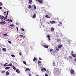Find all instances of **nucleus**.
I'll list each match as a JSON object with an SVG mask.
<instances>
[{
    "label": "nucleus",
    "instance_id": "f257e3e1",
    "mask_svg": "<svg viewBox=\"0 0 76 76\" xmlns=\"http://www.w3.org/2000/svg\"><path fill=\"white\" fill-rule=\"evenodd\" d=\"M7 63H6L4 65V67H6V66H12V64H9L8 65H6L8 64Z\"/></svg>",
    "mask_w": 76,
    "mask_h": 76
},
{
    "label": "nucleus",
    "instance_id": "f03ea898",
    "mask_svg": "<svg viewBox=\"0 0 76 76\" xmlns=\"http://www.w3.org/2000/svg\"><path fill=\"white\" fill-rule=\"evenodd\" d=\"M70 73L72 75H73L75 74V71L72 69H71Z\"/></svg>",
    "mask_w": 76,
    "mask_h": 76
},
{
    "label": "nucleus",
    "instance_id": "7ed1b4c3",
    "mask_svg": "<svg viewBox=\"0 0 76 76\" xmlns=\"http://www.w3.org/2000/svg\"><path fill=\"white\" fill-rule=\"evenodd\" d=\"M37 1L41 4H42L43 3V1L42 0H36V1Z\"/></svg>",
    "mask_w": 76,
    "mask_h": 76
},
{
    "label": "nucleus",
    "instance_id": "20e7f679",
    "mask_svg": "<svg viewBox=\"0 0 76 76\" xmlns=\"http://www.w3.org/2000/svg\"><path fill=\"white\" fill-rule=\"evenodd\" d=\"M50 23H51V24H53V23H56V22L55 21H50Z\"/></svg>",
    "mask_w": 76,
    "mask_h": 76
},
{
    "label": "nucleus",
    "instance_id": "39448f33",
    "mask_svg": "<svg viewBox=\"0 0 76 76\" xmlns=\"http://www.w3.org/2000/svg\"><path fill=\"white\" fill-rule=\"evenodd\" d=\"M62 46H63L62 45H58V48H60Z\"/></svg>",
    "mask_w": 76,
    "mask_h": 76
},
{
    "label": "nucleus",
    "instance_id": "423d86ee",
    "mask_svg": "<svg viewBox=\"0 0 76 76\" xmlns=\"http://www.w3.org/2000/svg\"><path fill=\"white\" fill-rule=\"evenodd\" d=\"M44 71H47V69L45 68H42L41 69V72H42V71H44Z\"/></svg>",
    "mask_w": 76,
    "mask_h": 76
},
{
    "label": "nucleus",
    "instance_id": "0eeeda50",
    "mask_svg": "<svg viewBox=\"0 0 76 76\" xmlns=\"http://www.w3.org/2000/svg\"><path fill=\"white\" fill-rule=\"evenodd\" d=\"M71 56H72V57H76V54H74L72 53L71 54Z\"/></svg>",
    "mask_w": 76,
    "mask_h": 76
},
{
    "label": "nucleus",
    "instance_id": "6e6552de",
    "mask_svg": "<svg viewBox=\"0 0 76 76\" xmlns=\"http://www.w3.org/2000/svg\"><path fill=\"white\" fill-rule=\"evenodd\" d=\"M70 42H71V40H69L67 42V43L68 44H70Z\"/></svg>",
    "mask_w": 76,
    "mask_h": 76
},
{
    "label": "nucleus",
    "instance_id": "1a4fd4ad",
    "mask_svg": "<svg viewBox=\"0 0 76 76\" xmlns=\"http://www.w3.org/2000/svg\"><path fill=\"white\" fill-rule=\"evenodd\" d=\"M27 70H28V71H30V69L28 68H26V69L25 70V71H26Z\"/></svg>",
    "mask_w": 76,
    "mask_h": 76
},
{
    "label": "nucleus",
    "instance_id": "9d476101",
    "mask_svg": "<svg viewBox=\"0 0 76 76\" xmlns=\"http://www.w3.org/2000/svg\"><path fill=\"white\" fill-rule=\"evenodd\" d=\"M0 24H1V25H3V24H5V23H4L2 21L1 22V20L0 21Z\"/></svg>",
    "mask_w": 76,
    "mask_h": 76
},
{
    "label": "nucleus",
    "instance_id": "9b49d317",
    "mask_svg": "<svg viewBox=\"0 0 76 76\" xmlns=\"http://www.w3.org/2000/svg\"><path fill=\"white\" fill-rule=\"evenodd\" d=\"M36 17V14H34L32 16V18H35Z\"/></svg>",
    "mask_w": 76,
    "mask_h": 76
},
{
    "label": "nucleus",
    "instance_id": "f8f14e48",
    "mask_svg": "<svg viewBox=\"0 0 76 76\" xmlns=\"http://www.w3.org/2000/svg\"><path fill=\"white\" fill-rule=\"evenodd\" d=\"M29 3L30 4H32V0H29Z\"/></svg>",
    "mask_w": 76,
    "mask_h": 76
},
{
    "label": "nucleus",
    "instance_id": "ddd939ff",
    "mask_svg": "<svg viewBox=\"0 0 76 76\" xmlns=\"http://www.w3.org/2000/svg\"><path fill=\"white\" fill-rule=\"evenodd\" d=\"M57 41L58 42H61V40L59 39H58L57 40Z\"/></svg>",
    "mask_w": 76,
    "mask_h": 76
},
{
    "label": "nucleus",
    "instance_id": "4468645a",
    "mask_svg": "<svg viewBox=\"0 0 76 76\" xmlns=\"http://www.w3.org/2000/svg\"><path fill=\"white\" fill-rule=\"evenodd\" d=\"M16 72L17 73H20V71H19V69H17L16 70Z\"/></svg>",
    "mask_w": 76,
    "mask_h": 76
},
{
    "label": "nucleus",
    "instance_id": "2eb2a0df",
    "mask_svg": "<svg viewBox=\"0 0 76 76\" xmlns=\"http://www.w3.org/2000/svg\"><path fill=\"white\" fill-rule=\"evenodd\" d=\"M6 75H9V72L8 71H7L6 72Z\"/></svg>",
    "mask_w": 76,
    "mask_h": 76
},
{
    "label": "nucleus",
    "instance_id": "dca6fc26",
    "mask_svg": "<svg viewBox=\"0 0 76 76\" xmlns=\"http://www.w3.org/2000/svg\"><path fill=\"white\" fill-rule=\"evenodd\" d=\"M45 17V18H50V16H49L48 15H46Z\"/></svg>",
    "mask_w": 76,
    "mask_h": 76
},
{
    "label": "nucleus",
    "instance_id": "f3484780",
    "mask_svg": "<svg viewBox=\"0 0 76 76\" xmlns=\"http://www.w3.org/2000/svg\"><path fill=\"white\" fill-rule=\"evenodd\" d=\"M3 18H4V16L0 15V19H3Z\"/></svg>",
    "mask_w": 76,
    "mask_h": 76
},
{
    "label": "nucleus",
    "instance_id": "a211bd4d",
    "mask_svg": "<svg viewBox=\"0 0 76 76\" xmlns=\"http://www.w3.org/2000/svg\"><path fill=\"white\" fill-rule=\"evenodd\" d=\"M47 37L49 40H50V36L49 35H47Z\"/></svg>",
    "mask_w": 76,
    "mask_h": 76
},
{
    "label": "nucleus",
    "instance_id": "6ab92c4d",
    "mask_svg": "<svg viewBox=\"0 0 76 76\" xmlns=\"http://www.w3.org/2000/svg\"><path fill=\"white\" fill-rule=\"evenodd\" d=\"M51 31H54V28H53V27H51Z\"/></svg>",
    "mask_w": 76,
    "mask_h": 76
},
{
    "label": "nucleus",
    "instance_id": "aec40b11",
    "mask_svg": "<svg viewBox=\"0 0 76 76\" xmlns=\"http://www.w3.org/2000/svg\"><path fill=\"white\" fill-rule=\"evenodd\" d=\"M43 47H45V48H47L48 47V46L46 45H44L43 46Z\"/></svg>",
    "mask_w": 76,
    "mask_h": 76
},
{
    "label": "nucleus",
    "instance_id": "412c9836",
    "mask_svg": "<svg viewBox=\"0 0 76 76\" xmlns=\"http://www.w3.org/2000/svg\"><path fill=\"white\" fill-rule=\"evenodd\" d=\"M12 68L13 69H14V70H16V68L15 67V66H14L13 65L12 66Z\"/></svg>",
    "mask_w": 76,
    "mask_h": 76
},
{
    "label": "nucleus",
    "instance_id": "4be33fe9",
    "mask_svg": "<svg viewBox=\"0 0 76 76\" xmlns=\"http://www.w3.org/2000/svg\"><path fill=\"white\" fill-rule=\"evenodd\" d=\"M33 6L34 9H37V7H36V6H35V5H33Z\"/></svg>",
    "mask_w": 76,
    "mask_h": 76
},
{
    "label": "nucleus",
    "instance_id": "5701e85b",
    "mask_svg": "<svg viewBox=\"0 0 76 76\" xmlns=\"http://www.w3.org/2000/svg\"><path fill=\"white\" fill-rule=\"evenodd\" d=\"M10 67H6L5 68V70H7V69H9Z\"/></svg>",
    "mask_w": 76,
    "mask_h": 76
},
{
    "label": "nucleus",
    "instance_id": "b1692460",
    "mask_svg": "<svg viewBox=\"0 0 76 76\" xmlns=\"http://www.w3.org/2000/svg\"><path fill=\"white\" fill-rule=\"evenodd\" d=\"M2 50H3L4 51H6V48H3Z\"/></svg>",
    "mask_w": 76,
    "mask_h": 76
},
{
    "label": "nucleus",
    "instance_id": "393cba45",
    "mask_svg": "<svg viewBox=\"0 0 76 76\" xmlns=\"http://www.w3.org/2000/svg\"><path fill=\"white\" fill-rule=\"evenodd\" d=\"M35 60H37V58H36L35 57L33 59V61H35Z\"/></svg>",
    "mask_w": 76,
    "mask_h": 76
},
{
    "label": "nucleus",
    "instance_id": "a878e982",
    "mask_svg": "<svg viewBox=\"0 0 76 76\" xmlns=\"http://www.w3.org/2000/svg\"><path fill=\"white\" fill-rule=\"evenodd\" d=\"M28 8L29 9H31V7H32V6L31 5H28Z\"/></svg>",
    "mask_w": 76,
    "mask_h": 76
},
{
    "label": "nucleus",
    "instance_id": "bb28decb",
    "mask_svg": "<svg viewBox=\"0 0 76 76\" xmlns=\"http://www.w3.org/2000/svg\"><path fill=\"white\" fill-rule=\"evenodd\" d=\"M39 63H41V62L40 61H38V64H39Z\"/></svg>",
    "mask_w": 76,
    "mask_h": 76
},
{
    "label": "nucleus",
    "instance_id": "cd10ccee",
    "mask_svg": "<svg viewBox=\"0 0 76 76\" xmlns=\"http://www.w3.org/2000/svg\"><path fill=\"white\" fill-rule=\"evenodd\" d=\"M56 50L57 51H59V49L58 48H56Z\"/></svg>",
    "mask_w": 76,
    "mask_h": 76
},
{
    "label": "nucleus",
    "instance_id": "c85d7f7f",
    "mask_svg": "<svg viewBox=\"0 0 76 76\" xmlns=\"http://www.w3.org/2000/svg\"><path fill=\"white\" fill-rule=\"evenodd\" d=\"M23 64H25V65H26V62L25 61H23Z\"/></svg>",
    "mask_w": 76,
    "mask_h": 76
},
{
    "label": "nucleus",
    "instance_id": "c756f323",
    "mask_svg": "<svg viewBox=\"0 0 76 76\" xmlns=\"http://www.w3.org/2000/svg\"><path fill=\"white\" fill-rule=\"evenodd\" d=\"M11 56L12 57H14V58L15 57V55H11Z\"/></svg>",
    "mask_w": 76,
    "mask_h": 76
},
{
    "label": "nucleus",
    "instance_id": "7c9ffc66",
    "mask_svg": "<svg viewBox=\"0 0 76 76\" xmlns=\"http://www.w3.org/2000/svg\"><path fill=\"white\" fill-rule=\"evenodd\" d=\"M14 25L13 24H11L10 25V26H11V27H13L14 26Z\"/></svg>",
    "mask_w": 76,
    "mask_h": 76
},
{
    "label": "nucleus",
    "instance_id": "2f4dec72",
    "mask_svg": "<svg viewBox=\"0 0 76 76\" xmlns=\"http://www.w3.org/2000/svg\"><path fill=\"white\" fill-rule=\"evenodd\" d=\"M53 51V49H50V53H51V51Z\"/></svg>",
    "mask_w": 76,
    "mask_h": 76
},
{
    "label": "nucleus",
    "instance_id": "473e14b6",
    "mask_svg": "<svg viewBox=\"0 0 76 76\" xmlns=\"http://www.w3.org/2000/svg\"><path fill=\"white\" fill-rule=\"evenodd\" d=\"M3 35L4 36H8V35H7V34H3Z\"/></svg>",
    "mask_w": 76,
    "mask_h": 76
},
{
    "label": "nucleus",
    "instance_id": "72a5a7b5",
    "mask_svg": "<svg viewBox=\"0 0 76 76\" xmlns=\"http://www.w3.org/2000/svg\"><path fill=\"white\" fill-rule=\"evenodd\" d=\"M10 20L9 21V22H8V23H10V22H12V20H11V19H10Z\"/></svg>",
    "mask_w": 76,
    "mask_h": 76
},
{
    "label": "nucleus",
    "instance_id": "f704fd0d",
    "mask_svg": "<svg viewBox=\"0 0 76 76\" xmlns=\"http://www.w3.org/2000/svg\"><path fill=\"white\" fill-rule=\"evenodd\" d=\"M8 12H9V11H7V16L8 15Z\"/></svg>",
    "mask_w": 76,
    "mask_h": 76
},
{
    "label": "nucleus",
    "instance_id": "c9c22d12",
    "mask_svg": "<svg viewBox=\"0 0 76 76\" xmlns=\"http://www.w3.org/2000/svg\"><path fill=\"white\" fill-rule=\"evenodd\" d=\"M8 42H9V43L10 44H12V42H11L10 41H8Z\"/></svg>",
    "mask_w": 76,
    "mask_h": 76
},
{
    "label": "nucleus",
    "instance_id": "e433bc0d",
    "mask_svg": "<svg viewBox=\"0 0 76 76\" xmlns=\"http://www.w3.org/2000/svg\"><path fill=\"white\" fill-rule=\"evenodd\" d=\"M15 24L16 25H19V23H18L17 22H16Z\"/></svg>",
    "mask_w": 76,
    "mask_h": 76
},
{
    "label": "nucleus",
    "instance_id": "4c0bfd02",
    "mask_svg": "<svg viewBox=\"0 0 76 76\" xmlns=\"http://www.w3.org/2000/svg\"><path fill=\"white\" fill-rule=\"evenodd\" d=\"M5 71H1V73H5Z\"/></svg>",
    "mask_w": 76,
    "mask_h": 76
},
{
    "label": "nucleus",
    "instance_id": "58836bf2",
    "mask_svg": "<svg viewBox=\"0 0 76 76\" xmlns=\"http://www.w3.org/2000/svg\"><path fill=\"white\" fill-rule=\"evenodd\" d=\"M21 30L23 31H24V29L23 28H21Z\"/></svg>",
    "mask_w": 76,
    "mask_h": 76
},
{
    "label": "nucleus",
    "instance_id": "ea45409f",
    "mask_svg": "<svg viewBox=\"0 0 76 76\" xmlns=\"http://www.w3.org/2000/svg\"><path fill=\"white\" fill-rule=\"evenodd\" d=\"M69 58H71V59H72V56H69Z\"/></svg>",
    "mask_w": 76,
    "mask_h": 76
},
{
    "label": "nucleus",
    "instance_id": "a19ab883",
    "mask_svg": "<svg viewBox=\"0 0 76 76\" xmlns=\"http://www.w3.org/2000/svg\"><path fill=\"white\" fill-rule=\"evenodd\" d=\"M5 19H7V15H6L5 17Z\"/></svg>",
    "mask_w": 76,
    "mask_h": 76
},
{
    "label": "nucleus",
    "instance_id": "79ce46f5",
    "mask_svg": "<svg viewBox=\"0 0 76 76\" xmlns=\"http://www.w3.org/2000/svg\"><path fill=\"white\" fill-rule=\"evenodd\" d=\"M19 54H20V56H22V53H21V52H20L19 53Z\"/></svg>",
    "mask_w": 76,
    "mask_h": 76
},
{
    "label": "nucleus",
    "instance_id": "37998d69",
    "mask_svg": "<svg viewBox=\"0 0 76 76\" xmlns=\"http://www.w3.org/2000/svg\"><path fill=\"white\" fill-rule=\"evenodd\" d=\"M39 59L40 60H42V59L40 57L39 58Z\"/></svg>",
    "mask_w": 76,
    "mask_h": 76
},
{
    "label": "nucleus",
    "instance_id": "c03bdc74",
    "mask_svg": "<svg viewBox=\"0 0 76 76\" xmlns=\"http://www.w3.org/2000/svg\"><path fill=\"white\" fill-rule=\"evenodd\" d=\"M59 23H60V24H61V25H62V23L61 22H59Z\"/></svg>",
    "mask_w": 76,
    "mask_h": 76
},
{
    "label": "nucleus",
    "instance_id": "a18cd8bd",
    "mask_svg": "<svg viewBox=\"0 0 76 76\" xmlns=\"http://www.w3.org/2000/svg\"><path fill=\"white\" fill-rule=\"evenodd\" d=\"M20 37H23V36L20 34Z\"/></svg>",
    "mask_w": 76,
    "mask_h": 76
},
{
    "label": "nucleus",
    "instance_id": "49530a36",
    "mask_svg": "<svg viewBox=\"0 0 76 76\" xmlns=\"http://www.w3.org/2000/svg\"><path fill=\"white\" fill-rule=\"evenodd\" d=\"M0 4H1V5H3V4L1 2H0Z\"/></svg>",
    "mask_w": 76,
    "mask_h": 76
},
{
    "label": "nucleus",
    "instance_id": "de8ad7c7",
    "mask_svg": "<svg viewBox=\"0 0 76 76\" xmlns=\"http://www.w3.org/2000/svg\"><path fill=\"white\" fill-rule=\"evenodd\" d=\"M45 76H48V75H47V74H45Z\"/></svg>",
    "mask_w": 76,
    "mask_h": 76
},
{
    "label": "nucleus",
    "instance_id": "09e8293b",
    "mask_svg": "<svg viewBox=\"0 0 76 76\" xmlns=\"http://www.w3.org/2000/svg\"><path fill=\"white\" fill-rule=\"evenodd\" d=\"M16 29H17V31H18V28L16 27Z\"/></svg>",
    "mask_w": 76,
    "mask_h": 76
},
{
    "label": "nucleus",
    "instance_id": "8fccbe9b",
    "mask_svg": "<svg viewBox=\"0 0 76 76\" xmlns=\"http://www.w3.org/2000/svg\"><path fill=\"white\" fill-rule=\"evenodd\" d=\"M74 61H76V58H75V59L74 60Z\"/></svg>",
    "mask_w": 76,
    "mask_h": 76
},
{
    "label": "nucleus",
    "instance_id": "3c124183",
    "mask_svg": "<svg viewBox=\"0 0 76 76\" xmlns=\"http://www.w3.org/2000/svg\"><path fill=\"white\" fill-rule=\"evenodd\" d=\"M32 76V75H31V74H29V76Z\"/></svg>",
    "mask_w": 76,
    "mask_h": 76
},
{
    "label": "nucleus",
    "instance_id": "603ef678",
    "mask_svg": "<svg viewBox=\"0 0 76 76\" xmlns=\"http://www.w3.org/2000/svg\"><path fill=\"white\" fill-rule=\"evenodd\" d=\"M9 20H10L9 19H8V20H7V21H8V22H9V21H10Z\"/></svg>",
    "mask_w": 76,
    "mask_h": 76
},
{
    "label": "nucleus",
    "instance_id": "864d4df0",
    "mask_svg": "<svg viewBox=\"0 0 76 76\" xmlns=\"http://www.w3.org/2000/svg\"><path fill=\"white\" fill-rule=\"evenodd\" d=\"M54 64H55V62H53V65H54Z\"/></svg>",
    "mask_w": 76,
    "mask_h": 76
},
{
    "label": "nucleus",
    "instance_id": "5fc2aeb1",
    "mask_svg": "<svg viewBox=\"0 0 76 76\" xmlns=\"http://www.w3.org/2000/svg\"><path fill=\"white\" fill-rule=\"evenodd\" d=\"M2 9V7H0V10L1 9Z\"/></svg>",
    "mask_w": 76,
    "mask_h": 76
},
{
    "label": "nucleus",
    "instance_id": "6e6d98bb",
    "mask_svg": "<svg viewBox=\"0 0 76 76\" xmlns=\"http://www.w3.org/2000/svg\"><path fill=\"white\" fill-rule=\"evenodd\" d=\"M71 53H74V52H73V51H72L71 52Z\"/></svg>",
    "mask_w": 76,
    "mask_h": 76
},
{
    "label": "nucleus",
    "instance_id": "4d7b16f0",
    "mask_svg": "<svg viewBox=\"0 0 76 76\" xmlns=\"http://www.w3.org/2000/svg\"><path fill=\"white\" fill-rule=\"evenodd\" d=\"M58 26H60V25L58 24Z\"/></svg>",
    "mask_w": 76,
    "mask_h": 76
},
{
    "label": "nucleus",
    "instance_id": "13d9d810",
    "mask_svg": "<svg viewBox=\"0 0 76 76\" xmlns=\"http://www.w3.org/2000/svg\"><path fill=\"white\" fill-rule=\"evenodd\" d=\"M4 13H6V12L5 11V12H4Z\"/></svg>",
    "mask_w": 76,
    "mask_h": 76
},
{
    "label": "nucleus",
    "instance_id": "bf43d9fd",
    "mask_svg": "<svg viewBox=\"0 0 76 76\" xmlns=\"http://www.w3.org/2000/svg\"><path fill=\"white\" fill-rule=\"evenodd\" d=\"M48 24H50V23L49 22L48 23Z\"/></svg>",
    "mask_w": 76,
    "mask_h": 76
},
{
    "label": "nucleus",
    "instance_id": "052dcab7",
    "mask_svg": "<svg viewBox=\"0 0 76 76\" xmlns=\"http://www.w3.org/2000/svg\"><path fill=\"white\" fill-rule=\"evenodd\" d=\"M67 58V59H68V60H69V58Z\"/></svg>",
    "mask_w": 76,
    "mask_h": 76
},
{
    "label": "nucleus",
    "instance_id": "680f3d73",
    "mask_svg": "<svg viewBox=\"0 0 76 76\" xmlns=\"http://www.w3.org/2000/svg\"><path fill=\"white\" fill-rule=\"evenodd\" d=\"M36 76H39V75H37Z\"/></svg>",
    "mask_w": 76,
    "mask_h": 76
},
{
    "label": "nucleus",
    "instance_id": "e2e57ef3",
    "mask_svg": "<svg viewBox=\"0 0 76 76\" xmlns=\"http://www.w3.org/2000/svg\"><path fill=\"white\" fill-rule=\"evenodd\" d=\"M1 20H2H2H3L1 19Z\"/></svg>",
    "mask_w": 76,
    "mask_h": 76
},
{
    "label": "nucleus",
    "instance_id": "0e129e2a",
    "mask_svg": "<svg viewBox=\"0 0 76 76\" xmlns=\"http://www.w3.org/2000/svg\"><path fill=\"white\" fill-rule=\"evenodd\" d=\"M45 26H43V27H44Z\"/></svg>",
    "mask_w": 76,
    "mask_h": 76
}]
</instances>
